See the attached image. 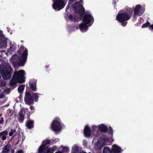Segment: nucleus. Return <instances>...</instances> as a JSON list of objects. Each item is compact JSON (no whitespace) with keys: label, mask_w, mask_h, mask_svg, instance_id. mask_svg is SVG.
<instances>
[{"label":"nucleus","mask_w":153,"mask_h":153,"mask_svg":"<svg viewBox=\"0 0 153 153\" xmlns=\"http://www.w3.org/2000/svg\"><path fill=\"white\" fill-rule=\"evenodd\" d=\"M17 53L21 55L19 57L18 55L15 54L13 55L11 58V61L14 65L23 66L24 65L26 61L28 55V50L24 46H21L20 48L17 51Z\"/></svg>","instance_id":"f257e3e1"},{"label":"nucleus","mask_w":153,"mask_h":153,"mask_svg":"<svg viewBox=\"0 0 153 153\" xmlns=\"http://www.w3.org/2000/svg\"><path fill=\"white\" fill-rule=\"evenodd\" d=\"M25 71L20 70L18 71H15L10 82L9 86L14 88L16 87L17 83H22L25 82L24 77Z\"/></svg>","instance_id":"f03ea898"},{"label":"nucleus","mask_w":153,"mask_h":153,"mask_svg":"<svg viewBox=\"0 0 153 153\" xmlns=\"http://www.w3.org/2000/svg\"><path fill=\"white\" fill-rule=\"evenodd\" d=\"M133 13V11L131 9L128 8L126 12L118 13L116 17V20L121 23L123 26H126L127 23L126 21L129 20L131 18Z\"/></svg>","instance_id":"7ed1b4c3"},{"label":"nucleus","mask_w":153,"mask_h":153,"mask_svg":"<svg viewBox=\"0 0 153 153\" xmlns=\"http://www.w3.org/2000/svg\"><path fill=\"white\" fill-rule=\"evenodd\" d=\"M37 93L26 91L24 97L25 103L29 105H33L34 103V100L35 102L38 101L39 96Z\"/></svg>","instance_id":"20e7f679"},{"label":"nucleus","mask_w":153,"mask_h":153,"mask_svg":"<svg viewBox=\"0 0 153 153\" xmlns=\"http://www.w3.org/2000/svg\"><path fill=\"white\" fill-rule=\"evenodd\" d=\"M51 141L49 139L43 140L38 149V153H53L54 151L53 148L46 146L50 143Z\"/></svg>","instance_id":"39448f33"},{"label":"nucleus","mask_w":153,"mask_h":153,"mask_svg":"<svg viewBox=\"0 0 153 153\" xmlns=\"http://www.w3.org/2000/svg\"><path fill=\"white\" fill-rule=\"evenodd\" d=\"M13 69L11 66L6 65L4 67L0 70L3 78L4 80L9 79L11 76Z\"/></svg>","instance_id":"423d86ee"},{"label":"nucleus","mask_w":153,"mask_h":153,"mask_svg":"<svg viewBox=\"0 0 153 153\" xmlns=\"http://www.w3.org/2000/svg\"><path fill=\"white\" fill-rule=\"evenodd\" d=\"M60 121V120L59 118H56L53 121L51 126L52 130L56 132L60 131L62 128Z\"/></svg>","instance_id":"0eeeda50"},{"label":"nucleus","mask_w":153,"mask_h":153,"mask_svg":"<svg viewBox=\"0 0 153 153\" xmlns=\"http://www.w3.org/2000/svg\"><path fill=\"white\" fill-rule=\"evenodd\" d=\"M52 5L53 8L56 11H59L62 9L66 4L63 0H55Z\"/></svg>","instance_id":"6e6552de"},{"label":"nucleus","mask_w":153,"mask_h":153,"mask_svg":"<svg viewBox=\"0 0 153 153\" xmlns=\"http://www.w3.org/2000/svg\"><path fill=\"white\" fill-rule=\"evenodd\" d=\"M73 7L76 13L79 14L82 17L85 12L83 6L78 2H76L74 4Z\"/></svg>","instance_id":"1a4fd4ad"},{"label":"nucleus","mask_w":153,"mask_h":153,"mask_svg":"<svg viewBox=\"0 0 153 153\" xmlns=\"http://www.w3.org/2000/svg\"><path fill=\"white\" fill-rule=\"evenodd\" d=\"M82 21L83 23L86 24L90 25L89 26H90L93 23L94 19L93 17L90 14H86L84 15L82 19Z\"/></svg>","instance_id":"9d476101"},{"label":"nucleus","mask_w":153,"mask_h":153,"mask_svg":"<svg viewBox=\"0 0 153 153\" xmlns=\"http://www.w3.org/2000/svg\"><path fill=\"white\" fill-rule=\"evenodd\" d=\"M37 80L33 79L29 81V84L30 87L32 91H37L36 83Z\"/></svg>","instance_id":"9b49d317"},{"label":"nucleus","mask_w":153,"mask_h":153,"mask_svg":"<svg viewBox=\"0 0 153 153\" xmlns=\"http://www.w3.org/2000/svg\"><path fill=\"white\" fill-rule=\"evenodd\" d=\"M142 7L141 5L140 4L137 5L134 10V14L133 15L134 17H135L136 16H141L142 14H140V10Z\"/></svg>","instance_id":"f8f14e48"},{"label":"nucleus","mask_w":153,"mask_h":153,"mask_svg":"<svg viewBox=\"0 0 153 153\" xmlns=\"http://www.w3.org/2000/svg\"><path fill=\"white\" fill-rule=\"evenodd\" d=\"M112 153H120L121 149L120 147L116 144L113 145L111 148Z\"/></svg>","instance_id":"ddd939ff"},{"label":"nucleus","mask_w":153,"mask_h":153,"mask_svg":"<svg viewBox=\"0 0 153 153\" xmlns=\"http://www.w3.org/2000/svg\"><path fill=\"white\" fill-rule=\"evenodd\" d=\"M84 133L85 137H90L91 135V130L88 125L85 126L84 130Z\"/></svg>","instance_id":"4468645a"},{"label":"nucleus","mask_w":153,"mask_h":153,"mask_svg":"<svg viewBox=\"0 0 153 153\" xmlns=\"http://www.w3.org/2000/svg\"><path fill=\"white\" fill-rule=\"evenodd\" d=\"M0 44L3 46L7 45V40L5 37L2 34V32L0 33Z\"/></svg>","instance_id":"2eb2a0df"},{"label":"nucleus","mask_w":153,"mask_h":153,"mask_svg":"<svg viewBox=\"0 0 153 153\" xmlns=\"http://www.w3.org/2000/svg\"><path fill=\"white\" fill-rule=\"evenodd\" d=\"M19 117H18V121L20 123H22L24 120L25 115L23 114V111L21 109L18 113Z\"/></svg>","instance_id":"dca6fc26"},{"label":"nucleus","mask_w":153,"mask_h":153,"mask_svg":"<svg viewBox=\"0 0 153 153\" xmlns=\"http://www.w3.org/2000/svg\"><path fill=\"white\" fill-rule=\"evenodd\" d=\"M8 133V131L7 130H5L0 132V138H1L2 140H5L6 139Z\"/></svg>","instance_id":"f3484780"},{"label":"nucleus","mask_w":153,"mask_h":153,"mask_svg":"<svg viewBox=\"0 0 153 153\" xmlns=\"http://www.w3.org/2000/svg\"><path fill=\"white\" fill-rule=\"evenodd\" d=\"M27 127L29 129H31L34 127V121L32 120H28L26 123Z\"/></svg>","instance_id":"a211bd4d"},{"label":"nucleus","mask_w":153,"mask_h":153,"mask_svg":"<svg viewBox=\"0 0 153 153\" xmlns=\"http://www.w3.org/2000/svg\"><path fill=\"white\" fill-rule=\"evenodd\" d=\"M98 128L100 131L105 133H106L108 131L107 127L104 124L100 125L98 126Z\"/></svg>","instance_id":"6ab92c4d"},{"label":"nucleus","mask_w":153,"mask_h":153,"mask_svg":"<svg viewBox=\"0 0 153 153\" xmlns=\"http://www.w3.org/2000/svg\"><path fill=\"white\" fill-rule=\"evenodd\" d=\"M88 25L87 24H86L84 23H81L79 25V28L81 31L84 30L86 31L88 29Z\"/></svg>","instance_id":"aec40b11"},{"label":"nucleus","mask_w":153,"mask_h":153,"mask_svg":"<svg viewBox=\"0 0 153 153\" xmlns=\"http://www.w3.org/2000/svg\"><path fill=\"white\" fill-rule=\"evenodd\" d=\"M10 147V145L7 143L3 148L2 150L1 153H8L10 151L9 148Z\"/></svg>","instance_id":"412c9836"},{"label":"nucleus","mask_w":153,"mask_h":153,"mask_svg":"<svg viewBox=\"0 0 153 153\" xmlns=\"http://www.w3.org/2000/svg\"><path fill=\"white\" fill-rule=\"evenodd\" d=\"M105 144L104 143L102 140L101 141H100L96 146L97 148L99 150H100L105 145Z\"/></svg>","instance_id":"4be33fe9"},{"label":"nucleus","mask_w":153,"mask_h":153,"mask_svg":"<svg viewBox=\"0 0 153 153\" xmlns=\"http://www.w3.org/2000/svg\"><path fill=\"white\" fill-rule=\"evenodd\" d=\"M72 150L73 151V153H79L80 151H79L78 146H77L76 145H75L74 147L72 148Z\"/></svg>","instance_id":"5701e85b"},{"label":"nucleus","mask_w":153,"mask_h":153,"mask_svg":"<svg viewBox=\"0 0 153 153\" xmlns=\"http://www.w3.org/2000/svg\"><path fill=\"white\" fill-rule=\"evenodd\" d=\"M103 153H112L111 149L108 147H105L104 148L103 151Z\"/></svg>","instance_id":"b1692460"},{"label":"nucleus","mask_w":153,"mask_h":153,"mask_svg":"<svg viewBox=\"0 0 153 153\" xmlns=\"http://www.w3.org/2000/svg\"><path fill=\"white\" fill-rule=\"evenodd\" d=\"M25 87V85H20L18 88V91L19 92L20 94L22 93L24 90Z\"/></svg>","instance_id":"393cba45"},{"label":"nucleus","mask_w":153,"mask_h":153,"mask_svg":"<svg viewBox=\"0 0 153 153\" xmlns=\"http://www.w3.org/2000/svg\"><path fill=\"white\" fill-rule=\"evenodd\" d=\"M68 18L71 21H76L77 20L76 15L72 16L71 14H70L68 16Z\"/></svg>","instance_id":"a878e982"},{"label":"nucleus","mask_w":153,"mask_h":153,"mask_svg":"<svg viewBox=\"0 0 153 153\" xmlns=\"http://www.w3.org/2000/svg\"><path fill=\"white\" fill-rule=\"evenodd\" d=\"M150 23L149 22H147L146 23L143 24L141 26L142 28L147 27H149L150 25Z\"/></svg>","instance_id":"bb28decb"},{"label":"nucleus","mask_w":153,"mask_h":153,"mask_svg":"<svg viewBox=\"0 0 153 153\" xmlns=\"http://www.w3.org/2000/svg\"><path fill=\"white\" fill-rule=\"evenodd\" d=\"M10 48L11 51H14L16 49V46L13 44L11 45Z\"/></svg>","instance_id":"cd10ccee"},{"label":"nucleus","mask_w":153,"mask_h":153,"mask_svg":"<svg viewBox=\"0 0 153 153\" xmlns=\"http://www.w3.org/2000/svg\"><path fill=\"white\" fill-rule=\"evenodd\" d=\"M108 133L109 134H111L112 136H113V128L111 127L110 126L109 127L108 131Z\"/></svg>","instance_id":"c85d7f7f"},{"label":"nucleus","mask_w":153,"mask_h":153,"mask_svg":"<svg viewBox=\"0 0 153 153\" xmlns=\"http://www.w3.org/2000/svg\"><path fill=\"white\" fill-rule=\"evenodd\" d=\"M111 139L110 138H104V139H102V140L105 144L107 142H111Z\"/></svg>","instance_id":"c756f323"},{"label":"nucleus","mask_w":153,"mask_h":153,"mask_svg":"<svg viewBox=\"0 0 153 153\" xmlns=\"http://www.w3.org/2000/svg\"><path fill=\"white\" fill-rule=\"evenodd\" d=\"M62 151L64 152H69V149L67 147H64L62 148Z\"/></svg>","instance_id":"7c9ffc66"},{"label":"nucleus","mask_w":153,"mask_h":153,"mask_svg":"<svg viewBox=\"0 0 153 153\" xmlns=\"http://www.w3.org/2000/svg\"><path fill=\"white\" fill-rule=\"evenodd\" d=\"M31 114V112L30 111H28L27 113V115L28 120H29L30 119V114Z\"/></svg>","instance_id":"2f4dec72"},{"label":"nucleus","mask_w":153,"mask_h":153,"mask_svg":"<svg viewBox=\"0 0 153 153\" xmlns=\"http://www.w3.org/2000/svg\"><path fill=\"white\" fill-rule=\"evenodd\" d=\"M149 29L150 30L153 31V24L151 25V24L150 25L149 27Z\"/></svg>","instance_id":"473e14b6"},{"label":"nucleus","mask_w":153,"mask_h":153,"mask_svg":"<svg viewBox=\"0 0 153 153\" xmlns=\"http://www.w3.org/2000/svg\"><path fill=\"white\" fill-rule=\"evenodd\" d=\"M6 85V83L5 82H2L0 83V86L2 87H4Z\"/></svg>","instance_id":"72a5a7b5"},{"label":"nucleus","mask_w":153,"mask_h":153,"mask_svg":"<svg viewBox=\"0 0 153 153\" xmlns=\"http://www.w3.org/2000/svg\"><path fill=\"white\" fill-rule=\"evenodd\" d=\"M13 133L12 129H11L9 133V135L10 136H11L13 135Z\"/></svg>","instance_id":"f704fd0d"},{"label":"nucleus","mask_w":153,"mask_h":153,"mask_svg":"<svg viewBox=\"0 0 153 153\" xmlns=\"http://www.w3.org/2000/svg\"><path fill=\"white\" fill-rule=\"evenodd\" d=\"M4 120V118L3 117H1L0 118V124L3 123Z\"/></svg>","instance_id":"c9c22d12"},{"label":"nucleus","mask_w":153,"mask_h":153,"mask_svg":"<svg viewBox=\"0 0 153 153\" xmlns=\"http://www.w3.org/2000/svg\"><path fill=\"white\" fill-rule=\"evenodd\" d=\"M30 108L32 111L33 110V112L35 111L34 107L33 106H30Z\"/></svg>","instance_id":"e433bc0d"},{"label":"nucleus","mask_w":153,"mask_h":153,"mask_svg":"<svg viewBox=\"0 0 153 153\" xmlns=\"http://www.w3.org/2000/svg\"><path fill=\"white\" fill-rule=\"evenodd\" d=\"M16 153H24V152L22 150H19Z\"/></svg>","instance_id":"4c0bfd02"},{"label":"nucleus","mask_w":153,"mask_h":153,"mask_svg":"<svg viewBox=\"0 0 153 153\" xmlns=\"http://www.w3.org/2000/svg\"><path fill=\"white\" fill-rule=\"evenodd\" d=\"M83 142L84 146H86L87 145V143L86 141H83Z\"/></svg>","instance_id":"58836bf2"},{"label":"nucleus","mask_w":153,"mask_h":153,"mask_svg":"<svg viewBox=\"0 0 153 153\" xmlns=\"http://www.w3.org/2000/svg\"><path fill=\"white\" fill-rule=\"evenodd\" d=\"M112 3L113 4H114V5H116V1L115 0H114L112 1Z\"/></svg>","instance_id":"ea45409f"},{"label":"nucleus","mask_w":153,"mask_h":153,"mask_svg":"<svg viewBox=\"0 0 153 153\" xmlns=\"http://www.w3.org/2000/svg\"><path fill=\"white\" fill-rule=\"evenodd\" d=\"M14 152H15V151L14 149H12L11 150V153H14Z\"/></svg>","instance_id":"a19ab883"},{"label":"nucleus","mask_w":153,"mask_h":153,"mask_svg":"<svg viewBox=\"0 0 153 153\" xmlns=\"http://www.w3.org/2000/svg\"><path fill=\"white\" fill-rule=\"evenodd\" d=\"M13 137H11V140H10L9 141H8V143H9L10 142V141H11V140L13 139Z\"/></svg>","instance_id":"79ce46f5"},{"label":"nucleus","mask_w":153,"mask_h":153,"mask_svg":"<svg viewBox=\"0 0 153 153\" xmlns=\"http://www.w3.org/2000/svg\"><path fill=\"white\" fill-rule=\"evenodd\" d=\"M22 94H21V93L20 95V96L19 97V98L20 99H21V98L22 97Z\"/></svg>","instance_id":"37998d69"},{"label":"nucleus","mask_w":153,"mask_h":153,"mask_svg":"<svg viewBox=\"0 0 153 153\" xmlns=\"http://www.w3.org/2000/svg\"><path fill=\"white\" fill-rule=\"evenodd\" d=\"M79 153H86L83 151L82 152H81V151H80V152H79Z\"/></svg>","instance_id":"c03bdc74"},{"label":"nucleus","mask_w":153,"mask_h":153,"mask_svg":"<svg viewBox=\"0 0 153 153\" xmlns=\"http://www.w3.org/2000/svg\"><path fill=\"white\" fill-rule=\"evenodd\" d=\"M12 131H13V133L14 132H15L16 131V130L15 129H13V130L12 129Z\"/></svg>","instance_id":"a18cd8bd"},{"label":"nucleus","mask_w":153,"mask_h":153,"mask_svg":"<svg viewBox=\"0 0 153 153\" xmlns=\"http://www.w3.org/2000/svg\"><path fill=\"white\" fill-rule=\"evenodd\" d=\"M69 8V6H68L67 7H66V11H67V9H68Z\"/></svg>","instance_id":"49530a36"},{"label":"nucleus","mask_w":153,"mask_h":153,"mask_svg":"<svg viewBox=\"0 0 153 153\" xmlns=\"http://www.w3.org/2000/svg\"><path fill=\"white\" fill-rule=\"evenodd\" d=\"M74 0H70V1H74Z\"/></svg>","instance_id":"de8ad7c7"},{"label":"nucleus","mask_w":153,"mask_h":153,"mask_svg":"<svg viewBox=\"0 0 153 153\" xmlns=\"http://www.w3.org/2000/svg\"><path fill=\"white\" fill-rule=\"evenodd\" d=\"M69 15V13H67V16H68V15Z\"/></svg>","instance_id":"09e8293b"},{"label":"nucleus","mask_w":153,"mask_h":153,"mask_svg":"<svg viewBox=\"0 0 153 153\" xmlns=\"http://www.w3.org/2000/svg\"><path fill=\"white\" fill-rule=\"evenodd\" d=\"M46 67H48V66H46Z\"/></svg>","instance_id":"8fccbe9b"},{"label":"nucleus","mask_w":153,"mask_h":153,"mask_svg":"<svg viewBox=\"0 0 153 153\" xmlns=\"http://www.w3.org/2000/svg\"><path fill=\"white\" fill-rule=\"evenodd\" d=\"M94 128V127H93V130H94V129H93Z\"/></svg>","instance_id":"3c124183"},{"label":"nucleus","mask_w":153,"mask_h":153,"mask_svg":"<svg viewBox=\"0 0 153 153\" xmlns=\"http://www.w3.org/2000/svg\"><path fill=\"white\" fill-rule=\"evenodd\" d=\"M1 114H0V117L1 116Z\"/></svg>","instance_id":"603ef678"},{"label":"nucleus","mask_w":153,"mask_h":153,"mask_svg":"<svg viewBox=\"0 0 153 153\" xmlns=\"http://www.w3.org/2000/svg\"><path fill=\"white\" fill-rule=\"evenodd\" d=\"M28 109L27 108L26 109V110H28Z\"/></svg>","instance_id":"864d4df0"},{"label":"nucleus","mask_w":153,"mask_h":153,"mask_svg":"<svg viewBox=\"0 0 153 153\" xmlns=\"http://www.w3.org/2000/svg\"><path fill=\"white\" fill-rule=\"evenodd\" d=\"M117 1H118V0H117Z\"/></svg>","instance_id":"5fc2aeb1"},{"label":"nucleus","mask_w":153,"mask_h":153,"mask_svg":"<svg viewBox=\"0 0 153 153\" xmlns=\"http://www.w3.org/2000/svg\"><path fill=\"white\" fill-rule=\"evenodd\" d=\"M53 1H55V0H53Z\"/></svg>","instance_id":"6e6d98bb"},{"label":"nucleus","mask_w":153,"mask_h":153,"mask_svg":"<svg viewBox=\"0 0 153 153\" xmlns=\"http://www.w3.org/2000/svg\"><path fill=\"white\" fill-rule=\"evenodd\" d=\"M81 1H82V0H80Z\"/></svg>","instance_id":"4d7b16f0"}]
</instances>
